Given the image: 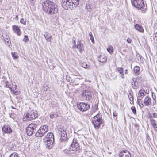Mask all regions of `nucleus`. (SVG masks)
Wrapping results in <instances>:
<instances>
[{
    "label": "nucleus",
    "mask_w": 157,
    "mask_h": 157,
    "mask_svg": "<svg viewBox=\"0 0 157 157\" xmlns=\"http://www.w3.org/2000/svg\"><path fill=\"white\" fill-rule=\"evenodd\" d=\"M69 82H70V80H69V81H68Z\"/></svg>",
    "instance_id": "obj_61"
},
{
    "label": "nucleus",
    "mask_w": 157,
    "mask_h": 157,
    "mask_svg": "<svg viewBox=\"0 0 157 157\" xmlns=\"http://www.w3.org/2000/svg\"><path fill=\"white\" fill-rule=\"evenodd\" d=\"M5 40L6 43L7 42V43H9V41H10V38H8L5 39Z\"/></svg>",
    "instance_id": "obj_47"
},
{
    "label": "nucleus",
    "mask_w": 157,
    "mask_h": 157,
    "mask_svg": "<svg viewBox=\"0 0 157 157\" xmlns=\"http://www.w3.org/2000/svg\"><path fill=\"white\" fill-rule=\"evenodd\" d=\"M77 105L78 109L82 111H85L90 108V105L84 102H78Z\"/></svg>",
    "instance_id": "obj_8"
},
{
    "label": "nucleus",
    "mask_w": 157,
    "mask_h": 157,
    "mask_svg": "<svg viewBox=\"0 0 157 157\" xmlns=\"http://www.w3.org/2000/svg\"><path fill=\"white\" fill-rule=\"evenodd\" d=\"M18 155L17 153H13L11 154L9 157H18Z\"/></svg>",
    "instance_id": "obj_39"
},
{
    "label": "nucleus",
    "mask_w": 157,
    "mask_h": 157,
    "mask_svg": "<svg viewBox=\"0 0 157 157\" xmlns=\"http://www.w3.org/2000/svg\"><path fill=\"white\" fill-rule=\"evenodd\" d=\"M2 1V0H0V2L1 1Z\"/></svg>",
    "instance_id": "obj_59"
},
{
    "label": "nucleus",
    "mask_w": 157,
    "mask_h": 157,
    "mask_svg": "<svg viewBox=\"0 0 157 157\" xmlns=\"http://www.w3.org/2000/svg\"><path fill=\"white\" fill-rule=\"evenodd\" d=\"M85 9L87 12L91 13L94 10V6L91 4L86 3L85 6Z\"/></svg>",
    "instance_id": "obj_15"
},
{
    "label": "nucleus",
    "mask_w": 157,
    "mask_h": 157,
    "mask_svg": "<svg viewBox=\"0 0 157 157\" xmlns=\"http://www.w3.org/2000/svg\"><path fill=\"white\" fill-rule=\"evenodd\" d=\"M119 157H131L130 152L127 150L122 151L119 154Z\"/></svg>",
    "instance_id": "obj_13"
},
{
    "label": "nucleus",
    "mask_w": 157,
    "mask_h": 157,
    "mask_svg": "<svg viewBox=\"0 0 157 157\" xmlns=\"http://www.w3.org/2000/svg\"><path fill=\"white\" fill-rule=\"evenodd\" d=\"M81 95L82 98L84 100L90 101L92 98L91 92L89 90H83Z\"/></svg>",
    "instance_id": "obj_7"
},
{
    "label": "nucleus",
    "mask_w": 157,
    "mask_h": 157,
    "mask_svg": "<svg viewBox=\"0 0 157 157\" xmlns=\"http://www.w3.org/2000/svg\"><path fill=\"white\" fill-rule=\"evenodd\" d=\"M152 102L151 98L148 96L145 97L144 100V104L146 106H148L150 105H152Z\"/></svg>",
    "instance_id": "obj_14"
},
{
    "label": "nucleus",
    "mask_w": 157,
    "mask_h": 157,
    "mask_svg": "<svg viewBox=\"0 0 157 157\" xmlns=\"http://www.w3.org/2000/svg\"><path fill=\"white\" fill-rule=\"evenodd\" d=\"M42 8L46 13L49 15L55 14L58 11L56 5L50 0H46L42 3Z\"/></svg>",
    "instance_id": "obj_1"
},
{
    "label": "nucleus",
    "mask_w": 157,
    "mask_h": 157,
    "mask_svg": "<svg viewBox=\"0 0 157 157\" xmlns=\"http://www.w3.org/2000/svg\"><path fill=\"white\" fill-rule=\"evenodd\" d=\"M127 42L129 43H130L131 42V40L129 38H128L127 39Z\"/></svg>",
    "instance_id": "obj_48"
},
{
    "label": "nucleus",
    "mask_w": 157,
    "mask_h": 157,
    "mask_svg": "<svg viewBox=\"0 0 157 157\" xmlns=\"http://www.w3.org/2000/svg\"><path fill=\"white\" fill-rule=\"evenodd\" d=\"M58 117V115L56 113L54 112L51 113L50 115V117L51 119H53L55 117Z\"/></svg>",
    "instance_id": "obj_30"
},
{
    "label": "nucleus",
    "mask_w": 157,
    "mask_h": 157,
    "mask_svg": "<svg viewBox=\"0 0 157 157\" xmlns=\"http://www.w3.org/2000/svg\"><path fill=\"white\" fill-rule=\"evenodd\" d=\"M53 140L54 141V136L52 133H48L47 136L44 137L43 140Z\"/></svg>",
    "instance_id": "obj_17"
},
{
    "label": "nucleus",
    "mask_w": 157,
    "mask_h": 157,
    "mask_svg": "<svg viewBox=\"0 0 157 157\" xmlns=\"http://www.w3.org/2000/svg\"><path fill=\"white\" fill-rule=\"evenodd\" d=\"M18 15H17L16 16L15 19H17V20H18Z\"/></svg>",
    "instance_id": "obj_57"
},
{
    "label": "nucleus",
    "mask_w": 157,
    "mask_h": 157,
    "mask_svg": "<svg viewBox=\"0 0 157 157\" xmlns=\"http://www.w3.org/2000/svg\"><path fill=\"white\" fill-rule=\"evenodd\" d=\"M2 130L3 133L10 134L13 132V130L9 125H5L2 127Z\"/></svg>",
    "instance_id": "obj_11"
},
{
    "label": "nucleus",
    "mask_w": 157,
    "mask_h": 157,
    "mask_svg": "<svg viewBox=\"0 0 157 157\" xmlns=\"http://www.w3.org/2000/svg\"><path fill=\"white\" fill-rule=\"evenodd\" d=\"M128 70L127 69H126L124 71L125 74H127L128 73Z\"/></svg>",
    "instance_id": "obj_56"
},
{
    "label": "nucleus",
    "mask_w": 157,
    "mask_h": 157,
    "mask_svg": "<svg viewBox=\"0 0 157 157\" xmlns=\"http://www.w3.org/2000/svg\"><path fill=\"white\" fill-rule=\"evenodd\" d=\"M70 150L72 151H76L79 148V144L77 142V140L74 139L72 144L69 148Z\"/></svg>",
    "instance_id": "obj_9"
},
{
    "label": "nucleus",
    "mask_w": 157,
    "mask_h": 157,
    "mask_svg": "<svg viewBox=\"0 0 157 157\" xmlns=\"http://www.w3.org/2000/svg\"><path fill=\"white\" fill-rule=\"evenodd\" d=\"M132 4L135 7L140 9L143 13H145L144 10L146 9L143 0H133L132 2Z\"/></svg>",
    "instance_id": "obj_3"
},
{
    "label": "nucleus",
    "mask_w": 157,
    "mask_h": 157,
    "mask_svg": "<svg viewBox=\"0 0 157 157\" xmlns=\"http://www.w3.org/2000/svg\"><path fill=\"white\" fill-rule=\"evenodd\" d=\"M44 36L47 41L49 42L51 41L52 37L50 34L47 32H46L44 33Z\"/></svg>",
    "instance_id": "obj_21"
},
{
    "label": "nucleus",
    "mask_w": 157,
    "mask_h": 157,
    "mask_svg": "<svg viewBox=\"0 0 157 157\" xmlns=\"http://www.w3.org/2000/svg\"><path fill=\"white\" fill-rule=\"evenodd\" d=\"M37 125L34 123L30 124L26 128V132L28 136H30L36 131Z\"/></svg>",
    "instance_id": "obj_5"
},
{
    "label": "nucleus",
    "mask_w": 157,
    "mask_h": 157,
    "mask_svg": "<svg viewBox=\"0 0 157 157\" xmlns=\"http://www.w3.org/2000/svg\"><path fill=\"white\" fill-rule=\"evenodd\" d=\"M40 129L42 130L45 133L48 130V126L46 125H44L41 126L40 128Z\"/></svg>",
    "instance_id": "obj_24"
},
{
    "label": "nucleus",
    "mask_w": 157,
    "mask_h": 157,
    "mask_svg": "<svg viewBox=\"0 0 157 157\" xmlns=\"http://www.w3.org/2000/svg\"><path fill=\"white\" fill-rule=\"evenodd\" d=\"M2 33V36L3 37V38L5 39H6L9 38V36L8 35V34L7 33H5L4 32V33Z\"/></svg>",
    "instance_id": "obj_31"
},
{
    "label": "nucleus",
    "mask_w": 157,
    "mask_h": 157,
    "mask_svg": "<svg viewBox=\"0 0 157 157\" xmlns=\"http://www.w3.org/2000/svg\"><path fill=\"white\" fill-rule=\"evenodd\" d=\"M131 109L132 110V112H133V113L134 114H136V108L135 107L133 106L131 107Z\"/></svg>",
    "instance_id": "obj_40"
},
{
    "label": "nucleus",
    "mask_w": 157,
    "mask_h": 157,
    "mask_svg": "<svg viewBox=\"0 0 157 157\" xmlns=\"http://www.w3.org/2000/svg\"><path fill=\"white\" fill-rule=\"evenodd\" d=\"M59 133L60 135V141H65L67 138V136L66 131L63 129H62L61 130H59Z\"/></svg>",
    "instance_id": "obj_10"
},
{
    "label": "nucleus",
    "mask_w": 157,
    "mask_h": 157,
    "mask_svg": "<svg viewBox=\"0 0 157 157\" xmlns=\"http://www.w3.org/2000/svg\"><path fill=\"white\" fill-rule=\"evenodd\" d=\"M137 57L138 58H139L140 59H141L142 57L139 54L137 55Z\"/></svg>",
    "instance_id": "obj_52"
},
{
    "label": "nucleus",
    "mask_w": 157,
    "mask_h": 157,
    "mask_svg": "<svg viewBox=\"0 0 157 157\" xmlns=\"http://www.w3.org/2000/svg\"><path fill=\"white\" fill-rule=\"evenodd\" d=\"M76 48L79 50V52L81 53H82L84 50L83 45V44L81 43L80 41L77 42Z\"/></svg>",
    "instance_id": "obj_16"
},
{
    "label": "nucleus",
    "mask_w": 157,
    "mask_h": 157,
    "mask_svg": "<svg viewBox=\"0 0 157 157\" xmlns=\"http://www.w3.org/2000/svg\"><path fill=\"white\" fill-rule=\"evenodd\" d=\"M87 64L86 63H83L82 64V66L84 68H86L87 67Z\"/></svg>",
    "instance_id": "obj_45"
},
{
    "label": "nucleus",
    "mask_w": 157,
    "mask_h": 157,
    "mask_svg": "<svg viewBox=\"0 0 157 157\" xmlns=\"http://www.w3.org/2000/svg\"><path fill=\"white\" fill-rule=\"evenodd\" d=\"M0 157H2V156L0 155Z\"/></svg>",
    "instance_id": "obj_62"
},
{
    "label": "nucleus",
    "mask_w": 157,
    "mask_h": 157,
    "mask_svg": "<svg viewBox=\"0 0 157 157\" xmlns=\"http://www.w3.org/2000/svg\"><path fill=\"white\" fill-rule=\"evenodd\" d=\"M136 79L134 78H132V81H131L132 87L134 89H136L138 87V85L136 83Z\"/></svg>",
    "instance_id": "obj_22"
},
{
    "label": "nucleus",
    "mask_w": 157,
    "mask_h": 157,
    "mask_svg": "<svg viewBox=\"0 0 157 157\" xmlns=\"http://www.w3.org/2000/svg\"><path fill=\"white\" fill-rule=\"evenodd\" d=\"M68 77H67V78H66L67 79V78Z\"/></svg>",
    "instance_id": "obj_58"
},
{
    "label": "nucleus",
    "mask_w": 157,
    "mask_h": 157,
    "mask_svg": "<svg viewBox=\"0 0 157 157\" xmlns=\"http://www.w3.org/2000/svg\"><path fill=\"white\" fill-rule=\"evenodd\" d=\"M106 57L104 54L101 55L98 58V60L101 63H105L106 61Z\"/></svg>",
    "instance_id": "obj_19"
},
{
    "label": "nucleus",
    "mask_w": 157,
    "mask_h": 157,
    "mask_svg": "<svg viewBox=\"0 0 157 157\" xmlns=\"http://www.w3.org/2000/svg\"><path fill=\"white\" fill-rule=\"evenodd\" d=\"M153 37L154 39L157 40V32L154 34Z\"/></svg>",
    "instance_id": "obj_46"
},
{
    "label": "nucleus",
    "mask_w": 157,
    "mask_h": 157,
    "mask_svg": "<svg viewBox=\"0 0 157 157\" xmlns=\"http://www.w3.org/2000/svg\"><path fill=\"white\" fill-rule=\"evenodd\" d=\"M149 117L150 118V120L151 119V118H152V116H151V115L150 114H149Z\"/></svg>",
    "instance_id": "obj_55"
},
{
    "label": "nucleus",
    "mask_w": 157,
    "mask_h": 157,
    "mask_svg": "<svg viewBox=\"0 0 157 157\" xmlns=\"http://www.w3.org/2000/svg\"><path fill=\"white\" fill-rule=\"evenodd\" d=\"M89 36L90 39L93 43H94V37L92 35V33L91 32H90L89 33Z\"/></svg>",
    "instance_id": "obj_33"
},
{
    "label": "nucleus",
    "mask_w": 157,
    "mask_h": 157,
    "mask_svg": "<svg viewBox=\"0 0 157 157\" xmlns=\"http://www.w3.org/2000/svg\"><path fill=\"white\" fill-rule=\"evenodd\" d=\"M153 117L154 118H157V113H153Z\"/></svg>",
    "instance_id": "obj_50"
},
{
    "label": "nucleus",
    "mask_w": 157,
    "mask_h": 157,
    "mask_svg": "<svg viewBox=\"0 0 157 157\" xmlns=\"http://www.w3.org/2000/svg\"><path fill=\"white\" fill-rule=\"evenodd\" d=\"M16 115L15 114L14 115L12 113L10 115V117H11L12 118H14V117H16Z\"/></svg>",
    "instance_id": "obj_49"
},
{
    "label": "nucleus",
    "mask_w": 157,
    "mask_h": 157,
    "mask_svg": "<svg viewBox=\"0 0 157 157\" xmlns=\"http://www.w3.org/2000/svg\"><path fill=\"white\" fill-rule=\"evenodd\" d=\"M12 92L16 95H17L19 94V92L17 89L14 90L12 91Z\"/></svg>",
    "instance_id": "obj_43"
},
{
    "label": "nucleus",
    "mask_w": 157,
    "mask_h": 157,
    "mask_svg": "<svg viewBox=\"0 0 157 157\" xmlns=\"http://www.w3.org/2000/svg\"><path fill=\"white\" fill-rule=\"evenodd\" d=\"M5 86L6 87H8L10 89L11 88V84L10 83H9L8 81H6V82H5Z\"/></svg>",
    "instance_id": "obj_36"
},
{
    "label": "nucleus",
    "mask_w": 157,
    "mask_h": 157,
    "mask_svg": "<svg viewBox=\"0 0 157 157\" xmlns=\"http://www.w3.org/2000/svg\"><path fill=\"white\" fill-rule=\"evenodd\" d=\"M11 54L12 57L14 59H17L18 58V56L17 53L12 52Z\"/></svg>",
    "instance_id": "obj_32"
},
{
    "label": "nucleus",
    "mask_w": 157,
    "mask_h": 157,
    "mask_svg": "<svg viewBox=\"0 0 157 157\" xmlns=\"http://www.w3.org/2000/svg\"><path fill=\"white\" fill-rule=\"evenodd\" d=\"M113 116L114 117H116L115 119H117V113L116 111H114L113 113Z\"/></svg>",
    "instance_id": "obj_44"
},
{
    "label": "nucleus",
    "mask_w": 157,
    "mask_h": 157,
    "mask_svg": "<svg viewBox=\"0 0 157 157\" xmlns=\"http://www.w3.org/2000/svg\"><path fill=\"white\" fill-rule=\"evenodd\" d=\"M13 29L14 31L18 36H20L21 35V33L20 29L18 27L17 25L13 26Z\"/></svg>",
    "instance_id": "obj_18"
},
{
    "label": "nucleus",
    "mask_w": 157,
    "mask_h": 157,
    "mask_svg": "<svg viewBox=\"0 0 157 157\" xmlns=\"http://www.w3.org/2000/svg\"><path fill=\"white\" fill-rule=\"evenodd\" d=\"M73 43L74 44V46H72V48H75V47L76 46V42H75V40H73Z\"/></svg>",
    "instance_id": "obj_51"
},
{
    "label": "nucleus",
    "mask_w": 157,
    "mask_h": 157,
    "mask_svg": "<svg viewBox=\"0 0 157 157\" xmlns=\"http://www.w3.org/2000/svg\"><path fill=\"white\" fill-rule=\"evenodd\" d=\"M117 69L118 72H119L120 74L121 77L122 78H124V77L123 74V68L121 67H118Z\"/></svg>",
    "instance_id": "obj_25"
},
{
    "label": "nucleus",
    "mask_w": 157,
    "mask_h": 157,
    "mask_svg": "<svg viewBox=\"0 0 157 157\" xmlns=\"http://www.w3.org/2000/svg\"><path fill=\"white\" fill-rule=\"evenodd\" d=\"M128 97L130 101H133L134 99L131 93L129 94L128 95Z\"/></svg>",
    "instance_id": "obj_41"
},
{
    "label": "nucleus",
    "mask_w": 157,
    "mask_h": 157,
    "mask_svg": "<svg viewBox=\"0 0 157 157\" xmlns=\"http://www.w3.org/2000/svg\"><path fill=\"white\" fill-rule=\"evenodd\" d=\"M152 96L153 99V101L152 103V106L155 105L156 103V97L155 96V94L153 92L152 93Z\"/></svg>",
    "instance_id": "obj_26"
},
{
    "label": "nucleus",
    "mask_w": 157,
    "mask_h": 157,
    "mask_svg": "<svg viewBox=\"0 0 157 157\" xmlns=\"http://www.w3.org/2000/svg\"><path fill=\"white\" fill-rule=\"evenodd\" d=\"M25 115L26 118L29 120L35 119L38 116V114L36 111L34 110L28 111Z\"/></svg>",
    "instance_id": "obj_6"
},
{
    "label": "nucleus",
    "mask_w": 157,
    "mask_h": 157,
    "mask_svg": "<svg viewBox=\"0 0 157 157\" xmlns=\"http://www.w3.org/2000/svg\"><path fill=\"white\" fill-rule=\"evenodd\" d=\"M144 92L145 91L143 90H139L138 93V97L142 98L145 95Z\"/></svg>",
    "instance_id": "obj_27"
},
{
    "label": "nucleus",
    "mask_w": 157,
    "mask_h": 157,
    "mask_svg": "<svg viewBox=\"0 0 157 157\" xmlns=\"http://www.w3.org/2000/svg\"><path fill=\"white\" fill-rule=\"evenodd\" d=\"M113 47L111 45L109 46L107 48V51L110 53H113Z\"/></svg>",
    "instance_id": "obj_29"
},
{
    "label": "nucleus",
    "mask_w": 157,
    "mask_h": 157,
    "mask_svg": "<svg viewBox=\"0 0 157 157\" xmlns=\"http://www.w3.org/2000/svg\"><path fill=\"white\" fill-rule=\"evenodd\" d=\"M89 157H92L91 156H89Z\"/></svg>",
    "instance_id": "obj_60"
},
{
    "label": "nucleus",
    "mask_w": 157,
    "mask_h": 157,
    "mask_svg": "<svg viewBox=\"0 0 157 157\" xmlns=\"http://www.w3.org/2000/svg\"><path fill=\"white\" fill-rule=\"evenodd\" d=\"M150 122L153 127H155V125H157V124L155 122V120L153 118H151V119H150Z\"/></svg>",
    "instance_id": "obj_28"
},
{
    "label": "nucleus",
    "mask_w": 157,
    "mask_h": 157,
    "mask_svg": "<svg viewBox=\"0 0 157 157\" xmlns=\"http://www.w3.org/2000/svg\"><path fill=\"white\" fill-rule=\"evenodd\" d=\"M53 142V140H43V142L44 143L46 147L48 149H50L52 147Z\"/></svg>",
    "instance_id": "obj_12"
},
{
    "label": "nucleus",
    "mask_w": 157,
    "mask_h": 157,
    "mask_svg": "<svg viewBox=\"0 0 157 157\" xmlns=\"http://www.w3.org/2000/svg\"><path fill=\"white\" fill-rule=\"evenodd\" d=\"M102 121V116L100 113L98 114L95 116L92 121L95 128L97 129L99 128Z\"/></svg>",
    "instance_id": "obj_4"
},
{
    "label": "nucleus",
    "mask_w": 157,
    "mask_h": 157,
    "mask_svg": "<svg viewBox=\"0 0 157 157\" xmlns=\"http://www.w3.org/2000/svg\"><path fill=\"white\" fill-rule=\"evenodd\" d=\"M134 71L136 73H138L140 71V67L138 66H135L134 68Z\"/></svg>",
    "instance_id": "obj_34"
},
{
    "label": "nucleus",
    "mask_w": 157,
    "mask_h": 157,
    "mask_svg": "<svg viewBox=\"0 0 157 157\" xmlns=\"http://www.w3.org/2000/svg\"><path fill=\"white\" fill-rule=\"evenodd\" d=\"M20 22L21 24H23L24 25H26V21L24 20L23 18H21V19L20 21Z\"/></svg>",
    "instance_id": "obj_42"
},
{
    "label": "nucleus",
    "mask_w": 157,
    "mask_h": 157,
    "mask_svg": "<svg viewBox=\"0 0 157 157\" xmlns=\"http://www.w3.org/2000/svg\"><path fill=\"white\" fill-rule=\"evenodd\" d=\"M45 133L44 131L39 128L35 133V135L37 137H41L44 136Z\"/></svg>",
    "instance_id": "obj_20"
},
{
    "label": "nucleus",
    "mask_w": 157,
    "mask_h": 157,
    "mask_svg": "<svg viewBox=\"0 0 157 157\" xmlns=\"http://www.w3.org/2000/svg\"><path fill=\"white\" fill-rule=\"evenodd\" d=\"M135 27L136 29L139 32H143L144 31L142 27L138 24H136Z\"/></svg>",
    "instance_id": "obj_23"
},
{
    "label": "nucleus",
    "mask_w": 157,
    "mask_h": 157,
    "mask_svg": "<svg viewBox=\"0 0 157 157\" xmlns=\"http://www.w3.org/2000/svg\"><path fill=\"white\" fill-rule=\"evenodd\" d=\"M79 3V0H63L62 6L66 10H72L76 7Z\"/></svg>",
    "instance_id": "obj_2"
},
{
    "label": "nucleus",
    "mask_w": 157,
    "mask_h": 157,
    "mask_svg": "<svg viewBox=\"0 0 157 157\" xmlns=\"http://www.w3.org/2000/svg\"><path fill=\"white\" fill-rule=\"evenodd\" d=\"M17 86L14 85L12 86L11 85V88H10V89L11 91H12L13 90H16L17 89Z\"/></svg>",
    "instance_id": "obj_38"
},
{
    "label": "nucleus",
    "mask_w": 157,
    "mask_h": 157,
    "mask_svg": "<svg viewBox=\"0 0 157 157\" xmlns=\"http://www.w3.org/2000/svg\"><path fill=\"white\" fill-rule=\"evenodd\" d=\"M154 129H155L156 131H157V125H155V127H153Z\"/></svg>",
    "instance_id": "obj_54"
},
{
    "label": "nucleus",
    "mask_w": 157,
    "mask_h": 157,
    "mask_svg": "<svg viewBox=\"0 0 157 157\" xmlns=\"http://www.w3.org/2000/svg\"><path fill=\"white\" fill-rule=\"evenodd\" d=\"M11 107H12V108L13 109H15V112H17V113H18V110L17 109H16V108H14L13 106H11Z\"/></svg>",
    "instance_id": "obj_53"
},
{
    "label": "nucleus",
    "mask_w": 157,
    "mask_h": 157,
    "mask_svg": "<svg viewBox=\"0 0 157 157\" xmlns=\"http://www.w3.org/2000/svg\"><path fill=\"white\" fill-rule=\"evenodd\" d=\"M141 101V99H138L137 100V103H138L139 105L141 107H143L144 106V105L142 102H140Z\"/></svg>",
    "instance_id": "obj_35"
},
{
    "label": "nucleus",
    "mask_w": 157,
    "mask_h": 157,
    "mask_svg": "<svg viewBox=\"0 0 157 157\" xmlns=\"http://www.w3.org/2000/svg\"><path fill=\"white\" fill-rule=\"evenodd\" d=\"M23 41L25 42H28L29 41L28 37L27 35L24 36V38L23 39Z\"/></svg>",
    "instance_id": "obj_37"
}]
</instances>
